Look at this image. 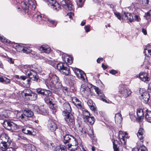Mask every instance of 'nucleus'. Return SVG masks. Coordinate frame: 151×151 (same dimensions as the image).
Instances as JSON below:
<instances>
[{"label": "nucleus", "mask_w": 151, "mask_h": 151, "mask_svg": "<svg viewBox=\"0 0 151 151\" xmlns=\"http://www.w3.org/2000/svg\"><path fill=\"white\" fill-rule=\"evenodd\" d=\"M73 13L72 12H70L68 13L66 16V17H68L70 19H72L73 17Z\"/></svg>", "instance_id": "obj_56"}, {"label": "nucleus", "mask_w": 151, "mask_h": 151, "mask_svg": "<svg viewBox=\"0 0 151 151\" xmlns=\"http://www.w3.org/2000/svg\"><path fill=\"white\" fill-rule=\"evenodd\" d=\"M142 90L143 91L142 89H140L139 90V93L141 94V96L142 97L143 102L145 104H147L150 99L149 94L146 91H142Z\"/></svg>", "instance_id": "obj_20"}, {"label": "nucleus", "mask_w": 151, "mask_h": 151, "mask_svg": "<svg viewBox=\"0 0 151 151\" xmlns=\"http://www.w3.org/2000/svg\"><path fill=\"white\" fill-rule=\"evenodd\" d=\"M111 141L113 143L114 151H122V150H120L119 148V146L118 147L117 144L120 145V147L122 145H125L127 142V138L122 136V137L120 139V141H118L117 140L114 139H112Z\"/></svg>", "instance_id": "obj_5"}, {"label": "nucleus", "mask_w": 151, "mask_h": 151, "mask_svg": "<svg viewBox=\"0 0 151 151\" xmlns=\"http://www.w3.org/2000/svg\"><path fill=\"white\" fill-rule=\"evenodd\" d=\"M109 72L110 73L114 75L118 73V72L117 71L113 69H112L110 70Z\"/></svg>", "instance_id": "obj_59"}, {"label": "nucleus", "mask_w": 151, "mask_h": 151, "mask_svg": "<svg viewBox=\"0 0 151 151\" xmlns=\"http://www.w3.org/2000/svg\"><path fill=\"white\" fill-rule=\"evenodd\" d=\"M119 138L120 139L122 137V136H124V137H126L125 135H124V134H123V132L121 131H120L119 132Z\"/></svg>", "instance_id": "obj_61"}, {"label": "nucleus", "mask_w": 151, "mask_h": 151, "mask_svg": "<svg viewBox=\"0 0 151 151\" xmlns=\"http://www.w3.org/2000/svg\"><path fill=\"white\" fill-rule=\"evenodd\" d=\"M33 0L29 1L28 2H23L24 5L22 7L23 10L25 13H27L29 8H30L32 10H34L36 7V4L33 2Z\"/></svg>", "instance_id": "obj_10"}, {"label": "nucleus", "mask_w": 151, "mask_h": 151, "mask_svg": "<svg viewBox=\"0 0 151 151\" xmlns=\"http://www.w3.org/2000/svg\"><path fill=\"white\" fill-rule=\"evenodd\" d=\"M51 95V93L50 91L49 90H45L44 95L46 96H50Z\"/></svg>", "instance_id": "obj_54"}, {"label": "nucleus", "mask_w": 151, "mask_h": 151, "mask_svg": "<svg viewBox=\"0 0 151 151\" xmlns=\"http://www.w3.org/2000/svg\"><path fill=\"white\" fill-rule=\"evenodd\" d=\"M145 119L147 122L151 123V111L147 112L145 115Z\"/></svg>", "instance_id": "obj_38"}, {"label": "nucleus", "mask_w": 151, "mask_h": 151, "mask_svg": "<svg viewBox=\"0 0 151 151\" xmlns=\"http://www.w3.org/2000/svg\"><path fill=\"white\" fill-rule=\"evenodd\" d=\"M149 76L146 73H141L139 74V77L140 79L144 82L148 81L150 80V78Z\"/></svg>", "instance_id": "obj_24"}, {"label": "nucleus", "mask_w": 151, "mask_h": 151, "mask_svg": "<svg viewBox=\"0 0 151 151\" xmlns=\"http://www.w3.org/2000/svg\"><path fill=\"white\" fill-rule=\"evenodd\" d=\"M87 103L91 110L94 111H96V108L95 104L93 102L92 100L91 99L88 100Z\"/></svg>", "instance_id": "obj_30"}, {"label": "nucleus", "mask_w": 151, "mask_h": 151, "mask_svg": "<svg viewBox=\"0 0 151 151\" xmlns=\"http://www.w3.org/2000/svg\"><path fill=\"white\" fill-rule=\"evenodd\" d=\"M137 115L138 119L140 121L144 118V113L143 110L142 109H138L137 111Z\"/></svg>", "instance_id": "obj_31"}, {"label": "nucleus", "mask_w": 151, "mask_h": 151, "mask_svg": "<svg viewBox=\"0 0 151 151\" xmlns=\"http://www.w3.org/2000/svg\"><path fill=\"white\" fill-rule=\"evenodd\" d=\"M14 143L7 134H2L0 136V149L2 151H5L9 145Z\"/></svg>", "instance_id": "obj_3"}, {"label": "nucleus", "mask_w": 151, "mask_h": 151, "mask_svg": "<svg viewBox=\"0 0 151 151\" xmlns=\"http://www.w3.org/2000/svg\"><path fill=\"white\" fill-rule=\"evenodd\" d=\"M114 13L118 19L120 20H121L122 16L121 15L119 12L116 11V10H114Z\"/></svg>", "instance_id": "obj_48"}, {"label": "nucleus", "mask_w": 151, "mask_h": 151, "mask_svg": "<svg viewBox=\"0 0 151 151\" xmlns=\"http://www.w3.org/2000/svg\"><path fill=\"white\" fill-rule=\"evenodd\" d=\"M19 48L23 52L28 53L32 51V50L30 49V47H24V46H22L19 45L18 46H17L16 49Z\"/></svg>", "instance_id": "obj_27"}, {"label": "nucleus", "mask_w": 151, "mask_h": 151, "mask_svg": "<svg viewBox=\"0 0 151 151\" xmlns=\"http://www.w3.org/2000/svg\"><path fill=\"white\" fill-rule=\"evenodd\" d=\"M95 89L97 94L98 95L99 99L105 103H109V100H108V101L106 99H104V98H106V97L105 96L104 93L101 91L98 87H95Z\"/></svg>", "instance_id": "obj_18"}, {"label": "nucleus", "mask_w": 151, "mask_h": 151, "mask_svg": "<svg viewBox=\"0 0 151 151\" xmlns=\"http://www.w3.org/2000/svg\"><path fill=\"white\" fill-rule=\"evenodd\" d=\"M49 105L50 107V108L52 110H53V112L54 113L56 112V109H55V106L56 105L52 103Z\"/></svg>", "instance_id": "obj_53"}, {"label": "nucleus", "mask_w": 151, "mask_h": 151, "mask_svg": "<svg viewBox=\"0 0 151 151\" xmlns=\"http://www.w3.org/2000/svg\"><path fill=\"white\" fill-rule=\"evenodd\" d=\"M43 59V60L42 61L43 62H47V59L45 58V57H43V56H38V59Z\"/></svg>", "instance_id": "obj_62"}, {"label": "nucleus", "mask_w": 151, "mask_h": 151, "mask_svg": "<svg viewBox=\"0 0 151 151\" xmlns=\"http://www.w3.org/2000/svg\"><path fill=\"white\" fill-rule=\"evenodd\" d=\"M47 126L48 129L52 132L55 131L58 127L55 123L51 119L48 120L47 123Z\"/></svg>", "instance_id": "obj_14"}, {"label": "nucleus", "mask_w": 151, "mask_h": 151, "mask_svg": "<svg viewBox=\"0 0 151 151\" xmlns=\"http://www.w3.org/2000/svg\"><path fill=\"white\" fill-rule=\"evenodd\" d=\"M10 82V79L0 75V82L4 84H8Z\"/></svg>", "instance_id": "obj_34"}, {"label": "nucleus", "mask_w": 151, "mask_h": 151, "mask_svg": "<svg viewBox=\"0 0 151 151\" xmlns=\"http://www.w3.org/2000/svg\"><path fill=\"white\" fill-rule=\"evenodd\" d=\"M121 111L115 114V120L116 123H120L122 122V114L120 113Z\"/></svg>", "instance_id": "obj_28"}, {"label": "nucleus", "mask_w": 151, "mask_h": 151, "mask_svg": "<svg viewBox=\"0 0 151 151\" xmlns=\"http://www.w3.org/2000/svg\"><path fill=\"white\" fill-rule=\"evenodd\" d=\"M84 120L88 124L92 125L94 124L95 119L93 116H90L87 119H85Z\"/></svg>", "instance_id": "obj_35"}, {"label": "nucleus", "mask_w": 151, "mask_h": 151, "mask_svg": "<svg viewBox=\"0 0 151 151\" xmlns=\"http://www.w3.org/2000/svg\"><path fill=\"white\" fill-rule=\"evenodd\" d=\"M122 20L127 21L130 22L133 21V17L131 14L124 12L122 15Z\"/></svg>", "instance_id": "obj_21"}, {"label": "nucleus", "mask_w": 151, "mask_h": 151, "mask_svg": "<svg viewBox=\"0 0 151 151\" xmlns=\"http://www.w3.org/2000/svg\"><path fill=\"white\" fill-rule=\"evenodd\" d=\"M23 114H21L18 117L19 119L24 118V116L28 117H31L33 115V113L30 109L27 108H25L23 111Z\"/></svg>", "instance_id": "obj_15"}, {"label": "nucleus", "mask_w": 151, "mask_h": 151, "mask_svg": "<svg viewBox=\"0 0 151 151\" xmlns=\"http://www.w3.org/2000/svg\"><path fill=\"white\" fill-rule=\"evenodd\" d=\"M29 129L30 128L28 127H24L22 129V131L25 134H32V132Z\"/></svg>", "instance_id": "obj_41"}, {"label": "nucleus", "mask_w": 151, "mask_h": 151, "mask_svg": "<svg viewBox=\"0 0 151 151\" xmlns=\"http://www.w3.org/2000/svg\"><path fill=\"white\" fill-rule=\"evenodd\" d=\"M45 90L44 89L38 88V94H40L42 95H44Z\"/></svg>", "instance_id": "obj_57"}, {"label": "nucleus", "mask_w": 151, "mask_h": 151, "mask_svg": "<svg viewBox=\"0 0 151 151\" xmlns=\"http://www.w3.org/2000/svg\"><path fill=\"white\" fill-rule=\"evenodd\" d=\"M145 131L144 129L142 128H140L137 133V136L140 140L144 138Z\"/></svg>", "instance_id": "obj_29"}, {"label": "nucleus", "mask_w": 151, "mask_h": 151, "mask_svg": "<svg viewBox=\"0 0 151 151\" xmlns=\"http://www.w3.org/2000/svg\"><path fill=\"white\" fill-rule=\"evenodd\" d=\"M81 132L82 134H86V129L84 128H82L81 130Z\"/></svg>", "instance_id": "obj_63"}, {"label": "nucleus", "mask_w": 151, "mask_h": 151, "mask_svg": "<svg viewBox=\"0 0 151 151\" xmlns=\"http://www.w3.org/2000/svg\"><path fill=\"white\" fill-rule=\"evenodd\" d=\"M47 110L46 108H44L43 106H41L39 108V113L40 114H43L47 113Z\"/></svg>", "instance_id": "obj_43"}, {"label": "nucleus", "mask_w": 151, "mask_h": 151, "mask_svg": "<svg viewBox=\"0 0 151 151\" xmlns=\"http://www.w3.org/2000/svg\"><path fill=\"white\" fill-rule=\"evenodd\" d=\"M140 2L141 7L145 8L147 6L149 2V0H140Z\"/></svg>", "instance_id": "obj_36"}, {"label": "nucleus", "mask_w": 151, "mask_h": 151, "mask_svg": "<svg viewBox=\"0 0 151 151\" xmlns=\"http://www.w3.org/2000/svg\"><path fill=\"white\" fill-rule=\"evenodd\" d=\"M87 134L90 137L91 139L92 140V142H96L97 140L95 137L94 135L93 131L92 129L89 128L87 130Z\"/></svg>", "instance_id": "obj_25"}, {"label": "nucleus", "mask_w": 151, "mask_h": 151, "mask_svg": "<svg viewBox=\"0 0 151 151\" xmlns=\"http://www.w3.org/2000/svg\"><path fill=\"white\" fill-rule=\"evenodd\" d=\"M82 111L83 116V119H87L90 116V114L88 111L87 110L85 109L83 107V109H81Z\"/></svg>", "instance_id": "obj_32"}, {"label": "nucleus", "mask_w": 151, "mask_h": 151, "mask_svg": "<svg viewBox=\"0 0 151 151\" xmlns=\"http://www.w3.org/2000/svg\"><path fill=\"white\" fill-rule=\"evenodd\" d=\"M66 129L64 127H62L60 132L62 135H63V142L66 146L69 144L71 141L73 140L74 137L72 136L67 134Z\"/></svg>", "instance_id": "obj_4"}, {"label": "nucleus", "mask_w": 151, "mask_h": 151, "mask_svg": "<svg viewBox=\"0 0 151 151\" xmlns=\"http://www.w3.org/2000/svg\"><path fill=\"white\" fill-rule=\"evenodd\" d=\"M147 50L148 54L151 55V45L149 44H148L147 46L144 49V53L145 54V55H146V50Z\"/></svg>", "instance_id": "obj_40"}, {"label": "nucleus", "mask_w": 151, "mask_h": 151, "mask_svg": "<svg viewBox=\"0 0 151 151\" xmlns=\"http://www.w3.org/2000/svg\"><path fill=\"white\" fill-rule=\"evenodd\" d=\"M119 92L121 96L124 98L128 97L132 93L127 85L123 84H121L119 86Z\"/></svg>", "instance_id": "obj_6"}, {"label": "nucleus", "mask_w": 151, "mask_h": 151, "mask_svg": "<svg viewBox=\"0 0 151 151\" xmlns=\"http://www.w3.org/2000/svg\"><path fill=\"white\" fill-rule=\"evenodd\" d=\"M62 88V89L63 90V91L65 93L66 92H67L68 91V88L67 87H62L61 88Z\"/></svg>", "instance_id": "obj_60"}, {"label": "nucleus", "mask_w": 151, "mask_h": 151, "mask_svg": "<svg viewBox=\"0 0 151 151\" xmlns=\"http://www.w3.org/2000/svg\"><path fill=\"white\" fill-rule=\"evenodd\" d=\"M27 151H37L35 147L33 145L29 144L26 147Z\"/></svg>", "instance_id": "obj_33"}, {"label": "nucleus", "mask_w": 151, "mask_h": 151, "mask_svg": "<svg viewBox=\"0 0 151 151\" xmlns=\"http://www.w3.org/2000/svg\"><path fill=\"white\" fill-rule=\"evenodd\" d=\"M65 146L64 145H60L57 147L56 151H66Z\"/></svg>", "instance_id": "obj_46"}, {"label": "nucleus", "mask_w": 151, "mask_h": 151, "mask_svg": "<svg viewBox=\"0 0 151 151\" xmlns=\"http://www.w3.org/2000/svg\"><path fill=\"white\" fill-rule=\"evenodd\" d=\"M91 26L89 25H87L85 26L84 29L86 32H88L90 31Z\"/></svg>", "instance_id": "obj_55"}, {"label": "nucleus", "mask_w": 151, "mask_h": 151, "mask_svg": "<svg viewBox=\"0 0 151 151\" xmlns=\"http://www.w3.org/2000/svg\"><path fill=\"white\" fill-rule=\"evenodd\" d=\"M72 103L78 109H83V106L81 101L79 99L76 97H73L72 98Z\"/></svg>", "instance_id": "obj_19"}, {"label": "nucleus", "mask_w": 151, "mask_h": 151, "mask_svg": "<svg viewBox=\"0 0 151 151\" xmlns=\"http://www.w3.org/2000/svg\"><path fill=\"white\" fill-rule=\"evenodd\" d=\"M144 64L146 66V67L145 68H147V69L148 68V65H150V64H151V63H149V61H148V60L146 58H145V60L144 62Z\"/></svg>", "instance_id": "obj_51"}, {"label": "nucleus", "mask_w": 151, "mask_h": 151, "mask_svg": "<svg viewBox=\"0 0 151 151\" xmlns=\"http://www.w3.org/2000/svg\"><path fill=\"white\" fill-rule=\"evenodd\" d=\"M73 140L71 141L69 144L71 146L73 145V146H78V142L77 140L75 138L73 139Z\"/></svg>", "instance_id": "obj_47"}, {"label": "nucleus", "mask_w": 151, "mask_h": 151, "mask_svg": "<svg viewBox=\"0 0 151 151\" xmlns=\"http://www.w3.org/2000/svg\"><path fill=\"white\" fill-rule=\"evenodd\" d=\"M46 85L48 88L51 90H53L55 88L60 89L62 87L58 77L56 75L50 73Z\"/></svg>", "instance_id": "obj_1"}, {"label": "nucleus", "mask_w": 151, "mask_h": 151, "mask_svg": "<svg viewBox=\"0 0 151 151\" xmlns=\"http://www.w3.org/2000/svg\"><path fill=\"white\" fill-rule=\"evenodd\" d=\"M132 151H147L146 147L144 145L140 146L139 148H134L132 149Z\"/></svg>", "instance_id": "obj_39"}, {"label": "nucleus", "mask_w": 151, "mask_h": 151, "mask_svg": "<svg viewBox=\"0 0 151 151\" xmlns=\"http://www.w3.org/2000/svg\"><path fill=\"white\" fill-rule=\"evenodd\" d=\"M47 4L53 10L58 11L61 9L60 5L56 0H49Z\"/></svg>", "instance_id": "obj_11"}, {"label": "nucleus", "mask_w": 151, "mask_h": 151, "mask_svg": "<svg viewBox=\"0 0 151 151\" xmlns=\"http://www.w3.org/2000/svg\"><path fill=\"white\" fill-rule=\"evenodd\" d=\"M45 102L47 104L50 105L52 103V99L49 96H46L44 99Z\"/></svg>", "instance_id": "obj_44"}, {"label": "nucleus", "mask_w": 151, "mask_h": 151, "mask_svg": "<svg viewBox=\"0 0 151 151\" xmlns=\"http://www.w3.org/2000/svg\"><path fill=\"white\" fill-rule=\"evenodd\" d=\"M62 115L70 114L71 113L72 109L68 102L65 103L62 106Z\"/></svg>", "instance_id": "obj_17"}, {"label": "nucleus", "mask_w": 151, "mask_h": 151, "mask_svg": "<svg viewBox=\"0 0 151 151\" xmlns=\"http://www.w3.org/2000/svg\"><path fill=\"white\" fill-rule=\"evenodd\" d=\"M73 69L77 76L79 78L83 81L85 80V77L86 76V75L83 71L77 68H73Z\"/></svg>", "instance_id": "obj_16"}, {"label": "nucleus", "mask_w": 151, "mask_h": 151, "mask_svg": "<svg viewBox=\"0 0 151 151\" xmlns=\"http://www.w3.org/2000/svg\"><path fill=\"white\" fill-rule=\"evenodd\" d=\"M39 50L42 52L49 53L51 51V48L48 45H42L39 48Z\"/></svg>", "instance_id": "obj_23"}, {"label": "nucleus", "mask_w": 151, "mask_h": 151, "mask_svg": "<svg viewBox=\"0 0 151 151\" xmlns=\"http://www.w3.org/2000/svg\"><path fill=\"white\" fill-rule=\"evenodd\" d=\"M148 92L151 93V83H149L148 84Z\"/></svg>", "instance_id": "obj_64"}, {"label": "nucleus", "mask_w": 151, "mask_h": 151, "mask_svg": "<svg viewBox=\"0 0 151 151\" xmlns=\"http://www.w3.org/2000/svg\"><path fill=\"white\" fill-rule=\"evenodd\" d=\"M64 60L65 63L61 62L58 63L57 65V68L63 74L67 75L70 73V70L67 64H71L73 63V60L71 57L66 56L65 57Z\"/></svg>", "instance_id": "obj_2"}, {"label": "nucleus", "mask_w": 151, "mask_h": 151, "mask_svg": "<svg viewBox=\"0 0 151 151\" xmlns=\"http://www.w3.org/2000/svg\"><path fill=\"white\" fill-rule=\"evenodd\" d=\"M65 78L67 82L70 86H73L75 83V77L71 75H67Z\"/></svg>", "instance_id": "obj_26"}, {"label": "nucleus", "mask_w": 151, "mask_h": 151, "mask_svg": "<svg viewBox=\"0 0 151 151\" xmlns=\"http://www.w3.org/2000/svg\"><path fill=\"white\" fill-rule=\"evenodd\" d=\"M37 98V95L36 93L32 92L30 96L29 97V99L32 101L35 100Z\"/></svg>", "instance_id": "obj_45"}, {"label": "nucleus", "mask_w": 151, "mask_h": 151, "mask_svg": "<svg viewBox=\"0 0 151 151\" xmlns=\"http://www.w3.org/2000/svg\"><path fill=\"white\" fill-rule=\"evenodd\" d=\"M24 71L26 75L27 76L29 79L27 80L28 84L29 83L30 80L37 81L38 78L36 77V73L34 72L32 70L28 69H26Z\"/></svg>", "instance_id": "obj_9"}, {"label": "nucleus", "mask_w": 151, "mask_h": 151, "mask_svg": "<svg viewBox=\"0 0 151 151\" xmlns=\"http://www.w3.org/2000/svg\"><path fill=\"white\" fill-rule=\"evenodd\" d=\"M80 90L83 96L86 98H87L90 94V89L88 87H86L85 88L81 87Z\"/></svg>", "instance_id": "obj_22"}, {"label": "nucleus", "mask_w": 151, "mask_h": 151, "mask_svg": "<svg viewBox=\"0 0 151 151\" xmlns=\"http://www.w3.org/2000/svg\"><path fill=\"white\" fill-rule=\"evenodd\" d=\"M0 40L3 42L10 43V41L9 40H7L6 38L3 36H1L0 38Z\"/></svg>", "instance_id": "obj_49"}, {"label": "nucleus", "mask_w": 151, "mask_h": 151, "mask_svg": "<svg viewBox=\"0 0 151 151\" xmlns=\"http://www.w3.org/2000/svg\"><path fill=\"white\" fill-rule=\"evenodd\" d=\"M32 91L29 89H25L23 91L22 93L24 94L26 97H27L29 99V97L30 96L32 93Z\"/></svg>", "instance_id": "obj_37"}, {"label": "nucleus", "mask_w": 151, "mask_h": 151, "mask_svg": "<svg viewBox=\"0 0 151 151\" xmlns=\"http://www.w3.org/2000/svg\"><path fill=\"white\" fill-rule=\"evenodd\" d=\"M3 126L6 129L12 131L17 129L18 127L17 124L13 122L6 120L4 121Z\"/></svg>", "instance_id": "obj_7"}, {"label": "nucleus", "mask_w": 151, "mask_h": 151, "mask_svg": "<svg viewBox=\"0 0 151 151\" xmlns=\"http://www.w3.org/2000/svg\"><path fill=\"white\" fill-rule=\"evenodd\" d=\"M134 19H133V21H136L137 22H139L141 20L140 17L139 15H137L134 14Z\"/></svg>", "instance_id": "obj_50"}, {"label": "nucleus", "mask_w": 151, "mask_h": 151, "mask_svg": "<svg viewBox=\"0 0 151 151\" xmlns=\"http://www.w3.org/2000/svg\"><path fill=\"white\" fill-rule=\"evenodd\" d=\"M60 3L62 6L66 9L71 11L73 10L74 8L70 0H62Z\"/></svg>", "instance_id": "obj_13"}, {"label": "nucleus", "mask_w": 151, "mask_h": 151, "mask_svg": "<svg viewBox=\"0 0 151 151\" xmlns=\"http://www.w3.org/2000/svg\"><path fill=\"white\" fill-rule=\"evenodd\" d=\"M76 2L77 3L78 5L79 4L81 7L83 3H84L85 0H75Z\"/></svg>", "instance_id": "obj_52"}, {"label": "nucleus", "mask_w": 151, "mask_h": 151, "mask_svg": "<svg viewBox=\"0 0 151 151\" xmlns=\"http://www.w3.org/2000/svg\"><path fill=\"white\" fill-rule=\"evenodd\" d=\"M66 123L70 127H73L75 124V119L71 113L70 114L63 115Z\"/></svg>", "instance_id": "obj_8"}, {"label": "nucleus", "mask_w": 151, "mask_h": 151, "mask_svg": "<svg viewBox=\"0 0 151 151\" xmlns=\"http://www.w3.org/2000/svg\"><path fill=\"white\" fill-rule=\"evenodd\" d=\"M66 147L67 148H68L69 150L71 151H75L78 148V146H73V145L71 146L69 144L67 145V146Z\"/></svg>", "instance_id": "obj_42"}, {"label": "nucleus", "mask_w": 151, "mask_h": 151, "mask_svg": "<svg viewBox=\"0 0 151 151\" xmlns=\"http://www.w3.org/2000/svg\"><path fill=\"white\" fill-rule=\"evenodd\" d=\"M39 137L40 140L41 142H42L43 143H44L45 142V139L43 136L40 135Z\"/></svg>", "instance_id": "obj_58"}, {"label": "nucleus", "mask_w": 151, "mask_h": 151, "mask_svg": "<svg viewBox=\"0 0 151 151\" xmlns=\"http://www.w3.org/2000/svg\"><path fill=\"white\" fill-rule=\"evenodd\" d=\"M38 19L41 21H48L50 24V27H55L57 24V22L55 20H53L47 17L46 15L44 14H38Z\"/></svg>", "instance_id": "obj_12"}]
</instances>
